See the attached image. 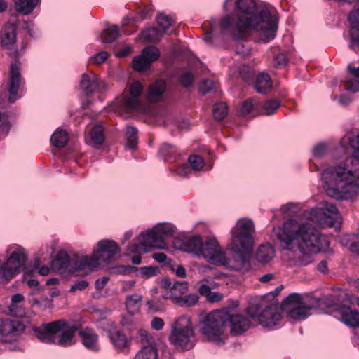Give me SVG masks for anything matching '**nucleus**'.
I'll return each instance as SVG.
<instances>
[{
	"label": "nucleus",
	"mask_w": 359,
	"mask_h": 359,
	"mask_svg": "<svg viewBox=\"0 0 359 359\" xmlns=\"http://www.w3.org/2000/svg\"><path fill=\"white\" fill-rule=\"evenodd\" d=\"M66 326L65 320H57L44 323L41 327L34 329L36 337L42 342L55 344L57 335Z\"/></svg>",
	"instance_id": "13"
},
{
	"label": "nucleus",
	"mask_w": 359,
	"mask_h": 359,
	"mask_svg": "<svg viewBox=\"0 0 359 359\" xmlns=\"http://www.w3.org/2000/svg\"><path fill=\"white\" fill-rule=\"evenodd\" d=\"M348 20L351 27L354 29H359V8L350 13Z\"/></svg>",
	"instance_id": "54"
},
{
	"label": "nucleus",
	"mask_w": 359,
	"mask_h": 359,
	"mask_svg": "<svg viewBox=\"0 0 359 359\" xmlns=\"http://www.w3.org/2000/svg\"><path fill=\"white\" fill-rule=\"evenodd\" d=\"M138 268L133 266H117L112 269L113 272L116 274L127 275L137 271Z\"/></svg>",
	"instance_id": "52"
},
{
	"label": "nucleus",
	"mask_w": 359,
	"mask_h": 359,
	"mask_svg": "<svg viewBox=\"0 0 359 359\" xmlns=\"http://www.w3.org/2000/svg\"><path fill=\"white\" fill-rule=\"evenodd\" d=\"M89 285V283L87 280H79L73 284L70 288L71 292H74L76 290H83L87 288Z\"/></svg>",
	"instance_id": "57"
},
{
	"label": "nucleus",
	"mask_w": 359,
	"mask_h": 359,
	"mask_svg": "<svg viewBox=\"0 0 359 359\" xmlns=\"http://www.w3.org/2000/svg\"><path fill=\"white\" fill-rule=\"evenodd\" d=\"M351 29L350 30V36L353 42L359 46V29H354L351 27Z\"/></svg>",
	"instance_id": "64"
},
{
	"label": "nucleus",
	"mask_w": 359,
	"mask_h": 359,
	"mask_svg": "<svg viewBox=\"0 0 359 359\" xmlns=\"http://www.w3.org/2000/svg\"><path fill=\"white\" fill-rule=\"evenodd\" d=\"M118 252L117 243L111 240H102L98 242L97 248L94 250L93 255L99 265L100 263H109Z\"/></svg>",
	"instance_id": "15"
},
{
	"label": "nucleus",
	"mask_w": 359,
	"mask_h": 359,
	"mask_svg": "<svg viewBox=\"0 0 359 359\" xmlns=\"http://www.w3.org/2000/svg\"><path fill=\"white\" fill-rule=\"evenodd\" d=\"M253 232L254 224L250 219L238 220L231 230L229 248L234 254V259L240 262L236 266H232L236 271L245 272L251 268L250 259L253 247Z\"/></svg>",
	"instance_id": "4"
},
{
	"label": "nucleus",
	"mask_w": 359,
	"mask_h": 359,
	"mask_svg": "<svg viewBox=\"0 0 359 359\" xmlns=\"http://www.w3.org/2000/svg\"><path fill=\"white\" fill-rule=\"evenodd\" d=\"M109 337L111 343L116 348L123 349L128 346V339L121 330H111L109 332Z\"/></svg>",
	"instance_id": "30"
},
{
	"label": "nucleus",
	"mask_w": 359,
	"mask_h": 359,
	"mask_svg": "<svg viewBox=\"0 0 359 359\" xmlns=\"http://www.w3.org/2000/svg\"><path fill=\"white\" fill-rule=\"evenodd\" d=\"M236 7L245 15H226L222 18L220 28L222 33L230 32L233 38L239 39L256 32L264 43L274 39L278 28L276 15L267 9H262L256 15L255 0H236Z\"/></svg>",
	"instance_id": "1"
},
{
	"label": "nucleus",
	"mask_w": 359,
	"mask_h": 359,
	"mask_svg": "<svg viewBox=\"0 0 359 359\" xmlns=\"http://www.w3.org/2000/svg\"><path fill=\"white\" fill-rule=\"evenodd\" d=\"M326 153V146L324 144H317L313 149V154L316 157L320 158Z\"/></svg>",
	"instance_id": "60"
},
{
	"label": "nucleus",
	"mask_w": 359,
	"mask_h": 359,
	"mask_svg": "<svg viewBox=\"0 0 359 359\" xmlns=\"http://www.w3.org/2000/svg\"><path fill=\"white\" fill-rule=\"evenodd\" d=\"M161 287L163 289L169 290L163 294V298L172 299L174 303L181 298L188 290L187 283L175 281L172 283L169 278H163L161 280Z\"/></svg>",
	"instance_id": "16"
},
{
	"label": "nucleus",
	"mask_w": 359,
	"mask_h": 359,
	"mask_svg": "<svg viewBox=\"0 0 359 359\" xmlns=\"http://www.w3.org/2000/svg\"><path fill=\"white\" fill-rule=\"evenodd\" d=\"M167 88L166 83L162 80H157L151 83L147 93V100L151 103L159 102Z\"/></svg>",
	"instance_id": "25"
},
{
	"label": "nucleus",
	"mask_w": 359,
	"mask_h": 359,
	"mask_svg": "<svg viewBox=\"0 0 359 359\" xmlns=\"http://www.w3.org/2000/svg\"><path fill=\"white\" fill-rule=\"evenodd\" d=\"M164 320L163 318L159 317H154L151 320V327L157 331L161 330L164 327Z\"/></svg>",
	"instance_id": "59"
},
{
	"label": "nucleus",
	"mask_w": 359,
	"mask_h": 359,
	"mask_svg": "<svg viewBox=\"0 0 359 359\" xmlns=\"http://www.w3.org/2000/svg\"><path fill=\"white\" fill-rule=\"evenodd\" d=\"M10 79H9V96L8 100L9 102H14L17 99V95L21 83V76L20 69L16 64L11 65L10 70Z\"/></svg>",
	"instance_id": "19"
},
{
	"label": "nucleus",
	"mask_w": 359,
	"mask_h": 359,
	"mask_svg": "<svg viewBox=\"0 0 359 359\" xmlns=\"http://www.w3.org/2000/svg\"><path fill=\"white\" fill-rule=\"evenodd\" d=\"M216 88V83L210 79H203L201 81L198 91L203 95H205L211 92Z\"/></svg>",
	"instance_id": "47"
},
{
	"label": "nucleus",
	"mask_w": 359,
	"mask_h": 359,
	"mask_svg": "<svg viewBox=\"0 0 359 359\" xmlns=\"http://www.w3.org/2000/svg\"><path fill=\"white\" fill-rule=\"evenodd\" d=\"M188 161L194 170H200L203 167V160L200 156L191 155Z\"/></svg>",
	"instance_id": "50"
},
{
	"label": "nucleus",
	"mask_w": 359,
	"mask_h": 359,
	"mask_svg": "<svg viewBox=\"0 0 359 359\" xmlns=\"http://www.w3.org/2000/svg\"><path fill=\"white\" fill-rule=\"evenodd\" d=\"M248 313L252 318H258L264 327L273 326L282 318L277 311V301L269 302L266 298L251 302L248 307Z\"/></svg>",
	"instance_id": "8"
},
{
	"label": "nucleus",
	"mask_w": 359,
	"mask_h": 359,
	"mask_svg": "<svg viewBox=\"0 0 359 359\" xmlns=\"http://www.w3.org/2000/svg\"><path fill=\"white\" fill-rule=\"evenodd\" d=\"M235 51L237 54L246 56L250 54L251 48L243 42H238L235 47Z\"/></svg>",
	"instance_id": "53"
},
{
	"label": "nucleus",
	"mask_w": 359,
	"mask_h": 359,
	"mask_svg": "<svg viewBox=\"0 0 359 359\" xmlns=\"http://www.w3.org/2000/svg\"><path fill=\"white\" fill-rule=\"evenodd\" d=\"M349 144L354 152L344 164L327 168L321 175L327 196L339 201L351 199L359 193V133Z\"/></svg>",
	"instance_id": "2"
},
{
	"label": "nucleus",
	"mask_w": 359,
	"mask_h": 359,
	"mask_svg": "<svg viewBox=\"0 0 359 359\" xmlns=\"http://www.w3.org/2000/svg\"><path fill=\"white\" fill-rule=\"evenodd\" d=\"M100 84L98 78L93 74H83L80 81V88L86 96L92 95Z\"/></svg>",
	"instance_id": "22"
},
{
	"label": "nucleus",
	"mask_w": 359,
	"mask_h": 359,
	"mask_svg": "<svg viewBox=\"0 0 359 359\" xmlns=\"http://www.w3.org/2000/svg\"><path fill=\"white\" fill-rule=\"evenodd\" d=\"M273 233L276 238L284 245L283 249L292 250L293 243L297 241L299 251L306 255L325 250L330 244L327 237L310 223L301 224L297 230L291 234L280 228L274 229Z\"/></svg>",
	"instance_id": "3"
},
{
	"label": "nucleus",
	"mask_w": 359,
	"mask_h": 359,
	"mask_svg": "<svg viewBox=\"0 0 359 359\" xmlns=\"http://www.w3.org/2000/svg\"><path fill=\"white\" fill-rule=\"evenodd\" d=\"M147 60L149 61V63L157 60L160 56L159 50L155 46H149L145 48L142 54Z\"/></svg>",
	"instance_id": "44"
},
{
	"label": "nucleus",
	"mask_w": 359,
	"mask_h": 359,
	"mask_svg": "<svg viewBox=\"0 0 359 359\" xmlns=\"http://www.w3.org/2000/svg\"><path fill=\"white\" fill-rule=\"evenodd\" d=\"M174 233V226L171 224L163 223L156 227L142 233L140 243H134L127 248V254L140 253L142 247H149L156 249H166L168 245L165 242V237L172 236Z\"/></svg>",
	"instance_id": "7"
},
{
	"label": "nucleus",
	"mask_w": 359,
	"mask_h": 359,
	"mask_svg": "<svg viewBox=\"0 0 359 359\" xmlns=\"http://www.w3.org/2000/svg\"><path fill=\"white\" fill-rule=\"evenodd\" d=\"M143 90V86L139 81L133 82L130 87L131 97L123 100V105L128 111L136 109L140 105L139 97Z\"/></svg>",
	"instance_id": "20"
},
{
	"label": "nucleus",
	"mask_w": 359,
	"mask_h": 359,
	"mask_svg": "<svg viewBox=\"0 0 359 359\" xmlns=\"http://www.w3.org/2000/svg\"><path fill=\"white\" fill-rule=\"evenodd\" d=\"M134 359H158L157 349L152 344L144 346Z\"/></svg>",
	"instance_id": "36"
},
{
	"label": "nucleus",
	"mask_w": 359,
	"mask_h": 359,
	"mask_svg": "<svg viewBox=\"0 0 359 359\" xmlns=\"http://www.w3.org/2000/svg\"><path fill=\"white\" fill-rule=\"evenodd\" d=\"M156 22L163 33H166L169 28L175 23L174 20L170 16L163 13H161L156 17Z\"/></svg>",
	"instance_id": "41"
},
{
	"label": "nucleus",
	"mask_w": 359,
	"mask_h": 359,
	"mask_svg": "<svg viewBox=\"0 0 359 359\" xmlns=\"http://www.w3.org/2000/svg\"><path fill=\"white\" fill-rule=\"evenodd\" d=\"M108 57L107 52L101 51L96 55H95L93 57H91L90 60L95 64H101L104 62Z\"/></svg>",
	"instance_id": "58"
},
{
	"label": "nucleus",
	"mask_w": 359,
	"mask_h": 359,
	"mask_svg": "<svg viewBox=\"0 0 359 359\" xmlns=\"http://www.w3.org/2000/svg\"><path fill=\"white\" fill-rule=\"evenodd\" d=\"M228 318V308L199 316V331L209 341L220 342Z\"/></svg>",
	"instance_id": "6"
},
{
	"label": "nucleus",
	"mask_w": 359,
	"mask_h": 359,
	"mask_svg": "<svg viewBox=\"0 0 359 359\" xmlns=\"http://www.w3.org/2000/svg\"><path fill=\"white\" fill-rule=\"evenodd\" d=\"M231 326V333L233 335H240L248 330L250 326L249 319L241 314L233 315L229 313L228 309V318L226 325Z\"/></svg>",
	"instance_id": "17"
},
{
	"label": "nucleus",
	"mask_w": 359,
	"mask_h": 359,
	"mask_svg": "<svg viewBox=\"0 0 359 359\" xmlns=\"http://www.w3.org/2000/svg\"><path fill=\"white\" fill-rule=\"evenodd\" d=\"M256 102L252 99H248L242 103L240 114L242 116H247L252 113L255 109Z\"/></svg>",
	"instance_id": "46"
},
{
	"label": "nucleus",
	"mask_w": 359,
	"mask_h": 359,
	"mask_svg": "<svg viewBox=\"0 0 359 359\" xmlns=\"http://www.w3.org/2000/svg\"><path fill=\"white\" fill-rule=\"evenodd\" d=\"M69 264V255L65 251H60L52 261L51 267L53 271L62 274L67 271Z\"/></svg>",
	"instance_id": "26"
},
{
	"label": "nucleus",
	"mask_w": 359,
	"mask_h": 359,
	"mask_svg": "<svg viewBox=\"0 0 359 359\" xmlns=\"http://www.w3.org/2000/svg\"><path fill=\"white\" fill-rule=\"evenodd\" d=\"M126 147L129 149H135L137 144V130L136 128L129 126L126 129Z\"/></svg>",
	"instance_id": "38"
},
{
	"label": "nucleus",
	"mask_w": 359,
	"mask_h": 359,
	"mask_svg": "<svg viewBox=\"0 0 359 359\" xmlns=\"http://www.w3.org/2000/svg\"><path fill=\"white\" fill-rule=\"evenodd\" d=\"M202 243V239L200 236H191L184 241V250L187 252L194 253L198 257H200V252H201Z\"/></svg>",
	"instance_id": "28"
},
{
	"label": "nucleus",
	"mask_w": 359,
	"mask_h": 359,
	"mask_svg": "<svg viewBox=\"0 0 359 359\" xmlns=\"http://www.w3.org/2000/svg\"><path fill=\"white\" fill-rule=\"evenodd\" d=\"M193 336L194 326L191 318L188 316H182L172 325L169 341L177 348L184 349L188 346Z\"/></svg>",
	"instance_id": "10"
},
{
	"label": "nucleus",
	"mask_w": 359,
	"mask_h": 359,
	"mask_svg": "<svg viewBox=\"0 0 359 359\" xmlns=\"http://www.w3.org/2000/svg\"><path fill=\"white\" fill-rule=\"evenodd\" d=\"M27 257L24 249L19 248L13 251L6 262L0 263V282H9L20 273V268L25 269L27 274L32 275L33 270L25 266Z\"/></svg>",
	"instance_id": "9"
},
{
	"label": "nucleus",
	"mask_w": 359,
	"mask_h": 359,
	"mask_svg": "<svg viewBox=\"0 0 359 359\" xmlns=\"http://www.w3.org/2000/svg\"><path fill=\"white\" fill-rule=\"evenodd\" d=\"M96 259L92 255L91 257L85 255L79 257L74 264L73 272L78 273V275L86 274V270L91 271L92 269L97 267Z\"/></svg>",
	"instance_id": "23"
},
{
	"label": "nucleus",
	"mask_w": 359,
	"mask_h": 359,
	"mask_svg": "<svg viewBox=\"0 0 359 359\" xmlns=\"http://www.w3.org/2000/svg\"><path fill=\"white\" fill-rule=\"evenodd\" d=\"M11 316L18 318H24L26 316V311L20 304H10L8 307Z\"/></svg>",
	"instance_id": "49"
},
{
	"label": "nucleus",
	"mask_w": 359,
	"mask_h": 359,
	"mask_svg": "<svg viewBox=\"0 0 359 359\" xmlns=\"http://www.w3.org/2000/svg\"><path fill=\"white\" fill-rule=\"evenodd\" d=\"M119 29L117 25H113L104 29L101 35V40L104 43H112L118 36Z\"/></svg>",
	"instance_id": "37"
},
{
	"label": "nucleus",
	"mask_w": 359,
	"mask_h": 359,
	"mask_svg": "<svg viewBox=\"0 0 359 359\" xmlns=\"http://www.w3.org/2000/svg\"><path fill=\"white\" fill-rule=\"evenodd\" d=\"M147 305L148 306L149 311L151 312H158L161 311L163 309V304H161V302L158 301H147Z\"/></svg>",
	"instance_id": "56"
},
{
	"label": "nucleus",
	"mask_w": 359,
	"mask_h": 359,
	"mask_svg": "<svg viewBox=\"0 0 359 359\" xmlns=\"http://www.w3.org/2000/svg\"><path fill=\"white\" fill-rule=\"evenodd\" d=\"M89 137L94 144H102L105 139L103 126L100 124L94 125L89 131Z\"/></svg>",
	"instance_id": "33"
},
{
	"label": "nucleus",
	"mask_w": 359,
	"mask_h": 359,
	"mask_svg": "<svg viewBox=\"0 0 359 359\" xmlns=\"http://www.w3.org/2000/svg\"><path fill=\"white\" fill-rule=\"evenodd\" d=\"M287 57L285 53L278 54L274 58L275 65L278 67L280 66H284L287 63Z\"/></svg>",
	"instance_id": "62"
},
{
	"label": "nucleus",
	"mask_w": 359,
	"mask_h": 359,
	"mask_svg": "<svg viewBox=\"0 0 359 359\" xmlns=\"http://www.w3.org/2000/svg\"><path fill=\"white\" fill-rule=\"evenodd\" d=\"M69 135L65 130H57L51 136L50 142L57 148L64 147L68 142Z\"/></svg>",
	"instance_id": "34"
},
{
	"label": "nucleus",
	"mask_w": 359,
	"mask_h": 359,
	"mask_svg": "<svg viewBox=\"0 0 359 359\" xmlns=\"http://www.w3.org/2000/svg\"><path fill=\"white\" fill-rule=\"evenodd\" d=\"M79 336L81 339L83 345L94 352L99 351L98 335L91 328L86 327L78 332Z\"/></svg>",
	"instance_id": "21"
},
{
	"label": "nucleus",
	"mask_w": 359,
	"mask_h": 359,
	"mask_svg": "<svg viewBox=\"0 0 359 359\" xmlns=\"http://www.w3.org/2000/svg\"><path fill=\"white\" fill-rule=\"evenodd\" d=\"M200 257L214 264H218L222 266L229 264V260L225 252L222 250L217 241L215 239H210L205 243H202Z\"/></svg>",
	"instance_id": "14"
},
{
	"label": "nucleus",
	"mask_w": 359,
	"mask_h": 359,
	"mask_svg": "<svg viewBox=\"0 0 359 359\" xmlns=\"http://www.w3.org/2000/svg\"><path fill=\"white\" fill-rule=\"evenodd\" d=\"M341 319L343 322L353 327H359V311L357 310H351L347 309L346 310H341Z\"/></svg>",
	"instance_id": "29"
},
{
	"label": "nucleus",
	"mask_w": 359,
	"mask_h": 359,
	"mask_svg": "<svg viewBox=\"0 0 359 359\" xmlns=\"http://www.w3.org/2000/svg\"><path fill=\"white\" fill-rule=\"evenodd\" d=\"M142 38L147 42H156L160 40V32L156 27H150L142 32Z\"/></svg>",
	"instance_id": "40"
},
{
	"label": "nucleus",
	"mask_w": 359,
	"mask_h": 359,
	"mask_svg": "<svg viewBox=\"0 0 359 359\" xmlns=\"http://www.w3.org/2000/svg\"><path fill=\"white\" fill-rule=\"evenodd\" d=\"M78 329L79 326L77 325L73 324L69 325L66 321L65 327L57 334L58 336L57 335L55 344L60 346H71L73 344V338Z\"/></svg>",
	"instance_id": "24"
},
{
	"label": "nucleus",
	"mask_w": 359,
	"mask_h": 359,
	"mask_svg": "<svg viewBox=\"0 0 359 359\" xmlns=\"http://www.w3.org/2000/svg\"><path fill=\"white\" fill-rule=\"evenodd\" d=\"M198 301V296L196 294H190L182 296L175 303L180 306L191 307L195 305Z\"/></svg>",
	"instance_id": "43"
},
{
	"label": "nucleus",
	"mask_w": 359,
	"mask_h": 359,
	"mask_svg": "<svg viewBox=\"0 0 359 359\" xmlns=\"http://www.w3.org/2000/svg\"><path fill=\"white\" fill-rule=\"evenodd\" d=\"M153 11L149 7L142 8L138 13L139 18L143 20L152 16Z\"/></svg>",
	"instance_id": "63"
},
{
	"label": "nucleus",
	"mask_w": 359,
	"mask_h": 359,
	"mask_svg": "<svg viewBox=\"0 0 359 359\" xmlns=\"http://www.w3.org/2000/svg\"><path fill=\"white\" fill-rule=\"evenodd\" d=\"M149 61L142 55H137L133 60V68L137 72L145 71L150 67Z\"/></svg>",
	"instance_id": "42"
},
{
	"label": "nucleus",
	"mask_w": 359,
	"mask_h": 359,
	"mask_svg": "<svg viewBox=\"0 0 359 359\" xmlns=\"http://www.w3.org/2000/svg\"><path fill=\"white\" fill-rule=\"evenodd\" d=\"M39 0H17L15 3L17 12L22 15H29L36 8Z\"/></svg>",
	"instance_id": "32"
},
{
	"label": "nucleus",
	"mask_w": 359,
	"mask_h": 359,
	"mask_svg": "<svg viewBox=\"0 0 359 359\" xmlns=\"http://www.w3.org/2000/svg\"><path fill=\"white\" fill-rule=\"evenodd\" d=\"M311 219L321 227H332L339 222L340 217L337 208L333 203L325 202L323 207L313 210Z\"/></svg>",
	"instance_id": "11"
},
{
	"label": "nucleus",
	"mask_w": 359,
	"mask_h": 359,
	"mask_svg": "<svg viewBox=\"0 0 359 359\" xmlns=\"http://www.w3.org/2000/svg\"><path fill=\"white\" fill-rule=\"evenodd\" d=\"M141 275L145 278H149L156 274V267L154 266H143L137 269Z\"/></svg>",
	"instance_id": "55"
},
{
	"label": "nucleus",
	"mask_w": 359,
	"mask_h": 359,
	"mask_svg": "<svg viewBox=\"0 0 359 359\" xmlns=\"http://www.w3.org/2000/svg\"><path fill=\"white\" fill-rule=\"evenodd\" d=\"M271 87V80L267 74L262 73L257 76L255 88L259 93L265 94Z\"/></svg>",
	"instance_id": "31"
},
{
	"label": "nucleus",
	"mask_w": 359,
	"mask_h": 359,
	"mask_svg": "<svg viewBox=\"0 0 359 359\" xmlns=\"http://www.w3.org/2000/svg\"><path fill=\"white\" fill-rule=\"evenodd\" d=\"M279 107L280 102L278 100H268L263 105L264 114L266 115H272L276 111Z\"/></svg>",
	"instance_id": "48"
},
{
	"label": "nucleus",
	"mask_w": 359,
	"mask_h": 359,
	"mask_svg": "<svg viewBox=\"0 0 359 359\" xmlns=\"http://www.w3.org/2000/svg\"><path fill=\"white\" fill-rule=\"evenodd\" d=\"M25 330L23 324L15 320H0V334L5 337H15Z\"/></svg>",
	"instance_id": "18"
},
{
	"label": "nucleus",
	"mask_w": 359,
	"mask_h": 359,
	"mask_svg": "<svg viewBox=\"0 0 359 359\" xmlns=\"http://www.w3.org/2000/svg\"><path fill=\"white\" fill-rule=\"evenodd\" d=\"M332 306L327 297L306 301L298 293H291L281 302L280 308L285 311L287 317L295 320H303L311 314L316 308L323 309Z\"/></svg>",
	"instance_id": "5"
},
{
	"label": "nucleus",
	"mask_w": 359,
	"mask_h": 359,
	"mask_svg": "<svg viewBox=\"0 0 359 359\" xmlns=\"http://www.w3.org/2000/svg\"><path fill=\"white\" fill-rule=\"evenodd\" d=\"M175 153V146L168 143L163 144L161 148L159 149V154L164 157L171 156Z\"/></svg>",
	"instance_id": "51"
},
{
	"label": "nucleus",
	"mask_w": 359,
	"mask_h": 359,
	"mask_svg": "<svg viewBox=\"0 0 359 359\" xmlns=\"http://www.w3.org/2000/svg\"><path fill=\"white\" fill-rule=\"evenodd\" d=\"M228 112V107L225 102H220L215 104L212 109V114L215 120H223Z\"/></svg>",
	"instance_id": "39"
},
{
	"label": "nucleus",
	"mask_w": 359,
	"mask_h": 359,
	"mask_svg": "<svg viewBox=\"0 0 359 359\" xmlns=\"http://www.w3.org/2000/svg\"><path fill=\"white\" fill-rule=\"evenodd\" d=\"M345 88L346 90L353 93L359 91V81H347L345 84Z\"/></svg>",
	"instance_id": "61"
},
{
	"label": "nucleus",
	"mask_w": 359,
	"mask_h": 359,
	"mask_svg": "<svg viewBox=\"0 0 359 359\" xmlns=\"http://www.w3.org/2000/svg\"><path fill=\"white\" fill-rule=\"evenodd\" d=\"M17 29L18 25L16 23L7 22L0 31L1 47L10 51L9 55L14 57H17L20 55L19 50L16 48Z\"/></svg>",
	"instance_id": "12"
},
{
	"label": "nucleus",
	"mask_w": 359,
	"mask_h": 359,
	"mask_svg": "<svg viewBox=\"0 0 359 359\" xmlns=\"http://www.w3.org/2000/svg\"><path fill=\"white\" fill-rule=\"evenodd\" d=\"M275 256V250L271 244L259 245L255 252V259L261 264L269 262Z\"/></svg>",
	"instance_id": "27"
},
{
	"label": "nucleus",
	"mask_w": 359,
	"mask_h": 359,
	"mask_svg": "<svg viewBox=\"0 0 359 359\" xmlns=\"http://www.w3.org/2000/svg\"><path fill=\"white\" fill-rule=\"evenodd\" d=\"M142 300V297L137 294L127 297L126 307L128 311L131 314L137 313L140 309Z\"/></svg>",
	"instance_id": "35"
},
{
	"label": "nucleus",
	"mask_w": 359,
	"mask_h": 359,
	"mask_svg": "<svg viewBox=\"0 0 359 359\" xmlns=\"http://www.w3.org/2000/svg\"><path fill=\"white\" fill-rule=\"evenodd\" d=\"M194 80L195 77L194 74L189 71L183 72L179 77L180 83L185 88L191 87L193 85Z\"/></svg>",
	"instance_id": "45"
}]
</instances>
